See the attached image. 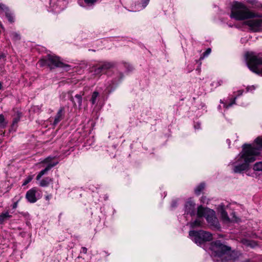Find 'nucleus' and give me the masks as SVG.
I'll list each match as a JSON object with an SVG mask.
<instances>
[{"instance_id": "1", "label": "nucleus", "mask_w": 262, "mask_h": 262, "mask_svg": "<svg viewBox=\"0 0 262 262\" xmlns=\"http://www.w3.org/2000/svg\"><path fill=\"white\" fill-rule=\"evenodd\" d=\"M258 155V149L252 147L250 144L243 145V151L238 159L239 163L234 166L233 171L235 173L241 172L246 170L250 163L255 160V156Z\"/></svg>"}, {"instance_id": "2", "label": "nucleus", "mask_w": 262, "mask_h": 262, "mask_svg": "<svg viewBox=\"0 0 262 262\" xmlns=\"http://www.w3.org/2000/svg\"><path fill=\"white\" fill-rule=\"evenodd\" d=\"M230 17L236 20H243L259 17V15L250 11L243 3L234 2L231 7Z\"/></svg>"}, {"instance_id": "3", "label": "nucleus", "mask_w": 262, "mask_h": 262, "mask_svg": "<svg viewBox=\"0 0 262 262\" xmlns=\"http://www.w3.org/2000/svg\"><path fill=\"white\" fill-rule=\"evenodd\" d=\"M245 58L249 69L253 72L262 75V53L247 52Z\"/></svg>"}, {"instance_id": "4", "label": "nucleus", "mask_w": 262, "mask_h": 262, "mask_svg": "<svg viewBox=\"0 0 262 262\" xmlns=\"http://www.w3.org/2000/svg\"><path fill=\"white\" fill-rule=\"evenodd\" d=\"M38 63L41 67L47 66L50 69L55 68H64L66 71H69L71 68L70 66L61 61L59 57L51 54L47 55L45 58L40 60Z\"/></svg>"}, {"instance_id": "5", "label": "nucleus", "mask_w": 262, "mask_h": 262, "mask_svg": "<svg viewBox=\"0 0 262 262\" xmlns=\"http://www.w3.org/2000/svg\"><path fill=\"white\" fill-rule=\"evenodd\" d=\"M197 215L199 217L205 216L210 226L217 227L219 225L215 212L212 209L204 208L201 205L198 208Z\"/></svg>"}, {"instance_id": "6", "label": "nucleus", "mask_w": 262, "mask_h": 262, "mask_svg": "<svg viewBox=\"0 0 262 262\" xmlns=\"http://www.w3.org/2000/svg\"><path fill=\"white\" fill-rule=\"evenodd\" d=\"M189 235L192 241L199 245H201L207 241H210L212 238V234L210 232L204 230L198 231L194 230L190 231Z\"/></svg>"}, {"instance_id": "7", "label": "nucleus", "mask_w": 262, "mask_h": 262, "mask_svg": "<svg viewBox=\"0 0 262 262\" xmlns=\"http://www.w3.org/2000/svg\"><path fill=\"white\" fill-rule=\"evenodd\" d=\"M211 250L215 256L221 257L230 252L231 248L221 243L220 241H216L212 243Z\"/></svg>"}, {"instance_id": "8", "label": "nucleus", "mask_w": 262, "mask_h": 262, "mask_svg": "<svg viewBox=\"0 0 262 262\" xmlns=\"http://www.w3.org/2000/svg\"><path fill=\"white\" fill-rule=\"evenodd\" d=\"M244 24L249 28L252 32H262V19H252L246 20Z\"/></svg>"}, {"instance_id": "9", "label": "nucleus", "mask_w": 262, "mask_h": 262, "mask_svg": "<svg viewBox=\"0 0 262 262\" xmlns=\"http://www.w3.org/2000/svg\"><path fill=\"white\" fill-rule=\"evenodd\" d=\"M37 188L34 187L29 190L26 194V198L28 201L31 203H34L37 200Z\"/></svg>"}, {"instance_id": "10", "label": "nucleus", "mask_w": 262, "mask_h": 262, "mask_svg": "<svg viewBox=\"0 0 262 262\" xmlns=\"http://www.w3.org/2000/svg\"><path fill=\"white\" fill-rule=\"evenodd\" d=\"M185 213L190 214L191 216L194 215L195 214V204L191 201H188L185 205Z\"/></svg>"}, {"instance_id": "11", "label": "nucleus", "mask_w": 262, "mask_h": 262, "mask_svg": "<svg viewBox=\"0 0 262 262\" xmlns=\"http://www.w3.org/2000/svg\"><path fill=\"white\" fill-rule=\"evenodd\" d=\"M64 108L61 107L58 110L57 114L56 115L53 122L54 125L57 124L63 118Z\"/></svg>"}, {"instance_id": "12", "label": "nucleus", "mask_w": 262, "mask_h": 262, "mask_svg": "<svg viewBox=\"0 0 262 262\" xmlns=\"http://www.w3.org/2000/svg\"><path fill=\"white\" fill-rule=\"evenodd\" d=\"M57 162L54 163L53 164H49L44 169L41 170L36 177V180H39L41 177L46 174L49 170H50L52 167L56 165Z\"/></svg>"}, {"instance_id": "13", "label": "nucleus", "mask_w": 262, "mask_h": 262, "mask_svg": "<svg viewBox=\"0 0 262 262\" xmlns=\"http://www.w3.org/2000/svg\"><path fill=\"white\" fill-rule=\"evenodd\" d=\"M103 73L105 72L107 70L112 68L114 67V64L111 62H104L99 65Z\"/></svg>"}, {"instance_id": "14", "label": "nucleus", "mask_w": 262, "mask_h": 262, "mask_svg": "<svg viewBox=\"0 0 262 262\" xmlns=\"http://www.w3.org/2000/svg\"><path fill=\"white\" fill-rule=\"evenodd\" d=\"M219 211L220 212L222 218L225 220L229 221V218L228 216L227 212L225 211L224 206L221 205L219 206Z\"/></svg>"}, {"instance_id": "15", "label": "nucleus", "mask_w": 262, "mask_h": 262, "mask_svg": "<svg viewBox=\"0 0 262 262\" xmlns=\"http://www.w3.org/2000/svg\"><path fill=\"white\" fill-rule=\"evenodd\" d=\"M53 181L52 178L46 177L40 181L39 185L41 187H47Z\"/></svg>"}, {"instance_id": "16", "label": "nucleus", "mask_w": 262, "mask_h": 262, "mask_svg": "<svg viewBox=\"0 0 262 262\" xmlns=\"http://www.w3.org/2000/svg\"><path fill=\"white\" fill-rule=\"evenodd\" d=\"M12 215H10L8 212H3L0 214V222L3 223L7 219L11 217Z\"/></svg>"}, {"instance_id": "17", "label": "nucleus", "mask_w": 262, "mask_h": 262, "mask_svg": "<svg viewBox=\"0 0 262 262\" xmlns=\"http://www.w3.org/2000/svg\"><path fill=\"white\" fill-rule=\"evenodd\" d=\"M242 243L247 246H249L252 248L254 247L256 245V244L254 242L247 239H242Z\"/></svg>"}, {"instance_id": "18", "label": "nucleus", "mask_w": 262, "mask_h": 262, "mask_svg": "<svg viewBox=\"0 0 262 262\" xmlns=\"http://www.w3.org/2000/svg\"><path fill=\"white\" fill-rule=\"evenodd\" d=\"M21 117V113L18 111H17L16 114L13 118L12 121V125H14L15 124L17 123Z\"/></svg>"}, {"instance_id": "19", "label": "nucleus", "mask_w": 262, "mask_h": 262, "mask_svg": "<svg viewBox=\"0 0 262 262\" xmlns=\"http://www.w3.org/2000/svg\"><path fill=\"white\" fill-rule=\"evenodd\" d=\"M243 90H239L237 91V95L236 96H235L232 100L231 101L226 105V108H228L230 106H231L233 104H235V101L238 96H241L243 94Z\"/></svg>"}, {"instance_id": "20", "label": "nucleus", "mask_w": 262, "mask_h": 262, "mask_svg": "<svg viewBox=\"0 0 262 262\" xmlns=\"http://www.w3.org/2000/svg\"><path fill=\"white\" fill-rule=\"evenodd\" d=\"M8 124V122L5 120L4 116L0 114V128H5Z\"/></svg>"}, {"instance_id": "21", "label": "nucleus", "mask_w": 262, "mask_h": 262, "mask_svg": "<svg viewBox=\"0 0 262 262\" xmlns=\"http://www.w3.org/2000/svg\"><path fill=\"white\" fill-rule=\"evenodd\" d=\"M202 221L200 219H198L193 222L190 223V225L191 228H194L198 227L201 226Z\"/></svg>"}, {"instance_id": "22", "label": "nucleus", "mask_w": 262, "mask_h": 262, "mask_svg": "<svg viewBox=\"0 0 262 262\" xmlns=\"http://www.w3.org/2000/svg\"><path fill=\"white\" fill-rule=\"evenodd\" d=\"M99 94L98 92L95 91L93 93L92 95L91 98L90 99V101L92 103V104H95L96 103L97 99L99 96Z\"/></svg>"}, {"instance_id": "23", "label": "nucleus", "mask_w": 262, "mask_h": 262, "mask_svg": "<svg viewBox=\"0 0 262 262\" xmlns=\"http://www.w3.org/2000/svg\"><path fill=\"white\" fill-rule=\"evenodd\" d=\"M205 184L204 183H201L199 185H198L196 188L195 189V193L196 195H200L201 191L204 189L205 188Z\"/></svg>"}, {"instance_id": "24", "label": "nucleus", "mask_w": 262, "mask_h": 262, "mask_svg": "<svg viewBox=\"0 0 262 262\" xmlns=\"http://www.w3.org/2000/svg\"><path fill=\"white\" fill-rule=\"evenodd\" d=\"M255 142L257 144V146L256 147L252 146L253 148H258V154L259 153V150L262 147V138L260 137L257 138L255 140Z\"/></svg>"}, {"instance_id": "25", "label": "nucleus", "mask_w": 262, "mask_h": 262, "mask_svg": "<svg viewBox=\"0 0 262 262\" xmlns=\"http://www.w3.org/2000/svg\"><path fill=\"white\" fill-rule=\"evenodd\" d=\"M10 11L9 8L5 5L0 3V12L4 13L6 14V13Z\"/></svg>"}, {"instance_id": "26", "label": "nucleus", "mask_w": 262, "mask_h": 262, "mask_svg": "<svg viewBox=\"0 0 262 262\" xmlns=\"http://www.w3.org/2000/svg\"><path fill=\"white\" fill-rule=\"evenodd\" d=\"M255 171H262V161L256 162L254 164L253 168Z\"/></svg>"}, {"instance_id": "27", "label": "nucleus", "mask_w": 262, "mask_h": 262, "mask_svg": "<svg viewBox=\"0 0 262 262\" xmlns=\"http://www.w3.org/2000/svg\"><path fill=\"white\" fill-rule=\"evenodd\" d=\"M12 39L14 41H18L20 39V35L16 32H12L11 34Z\"/></svg>"}, {"instance_id": "28", "label": "nucleus", "mask_w": 262, "mask_h": 262, "mask_svg": "<svg viewBox=\"0 0 262 262\" xmlns=\"http://www.w3.org/2000/svg\"><path fill=\"white\" fill-rule=\"evenodd\" d=\"M6 17L8 18V20L10 23H13L14 21V19L13 16V14L11 13V11H9L6 13Z\"/></svg>"}, {"instance_id": "29", "label": "nucleus", "mask_w": 262, "mask_h": 262, "mask_svg": "<svg viewBox=\"0 0 262 262\" xmlns=\"http://www.w3.org/2000/svg\"><path fill=\"white\" fill-rule=\"evenodd\" d=\"M83 95V94L82 95H81V94H77L75 95V98L77 100V102L78 104V105L79 106H81V105H82V96Z\"/></svg>"}, {"instance_id": "30", "label": "nucleus", "mask_w": 262, "mask_h": 262, "mask_svg": "<svg viewBox=\"0 0 262 262\" xmlns=\"http://www.w3.org/2000/svg\"><path fill=\"white\" fill-rule=\"evenodd\" d=\"M211 49L210 48H208L206 50V51L203 53V55L201 56V57L200 58V60H202L204 59V58L205 57H207V56H208L210 54V53H211Z\"/></svg>"}, {"instance_id": "31", "label": "nucleus", "mask_w": 262, "mask_h": 262, "mask_svg": "<svg viewBox=\"0 0 262 262\" xmlns=\"http://www.w3.org/2000/svg\"><path fill=\"white\" fill-rule=\"evenodd\" d=\"M33 179V176H29L26 178V179L24 180V183L23 184V186H25L28 184L29 182H30Z\"/></svg>"}, {"instance_id": "32", "label": "nucleus", "mask_w": 262, "mask_h": 262, "mask_svg": "<svg viewBox=\"0 0 262 262\" xmlns=\"http://www.w3.org/2000/svg\"><path fill=\"white\" fill-rule=\"evenodd\" d=\"M97 1V0H84V2L87 5L92 6L96 3Z\"/></svg>"}, {"instance_id": "33", "label": "nucleus", "mask_w": 262, "mask_h": 262, "mask_svg": "<svg viewBox=\"0 0 262 262\" xmlns=\"http://www.w3.org/2000/svg\"><path fill=\"white\" fill-rule=\"evenodd\" d=\"M101 73H103V72H102L100 66H99V67H98L97 68H96L95 70H94V74L96 75H99Z\"/></svg>"}, {"instance_id": "34", "label": "nucleus", "mask_w": 262, "mask_h": 262, "mask_svg": "<svg viewBox=\"0 0 262 262\" xmlns=\"http://www.w3.org/2000/svg\"><path fill=\"white\" fill-rule=\"evenodd\" d=\"M149 0H143L142 6L145 8L148 4Z\"/></svg>"}, {"instance_id": "35", "label": "nucleus", "mask_w": 262, "mask_h": 262, "mask_svg": "<svg viewBox=\"0 0 262 262\" xmlns=\"http://www.w3.org/2000/svg\"><path fill=\"white\" fill-rule=\"evenodd\" d=\"M88 249L86 247H83L81 248V252L83 253L84 254L87 253Z\"/></svg>"}, {"instance_id": "36", "label": "nucleus", "mask_w": 262, "mask_h": 262, "mask_svg": "<svg viewBox=\"0 0 262 262\" xmlns=\"http://www.w3.org/2000/svg\"><path fill=\"white\" fill-rule=\"evenodd\" d=\"M206 198L205 196H202V198H201V201L204 203L206 202Z\"/></svg>"}, {"instance_id": "37", "label": "nucleus", "mask_w": 262, "mask_h": 262, "mask_svg": "<svg viewBox=\"0 0 262 262\" xmlns=\"http://www.w3.org/2000/svg\"><path fill=\"white\" fill-rule=\"evenodd\" d=\"M17 202H15L13 204V208L15 209L17 207Z\"/></svg>"}, {"instance_id": "38", "label": "nucleus", "mask_w": 262, "mask_h": 262, "mask_svg": "<svg viewBox=\"0 0 262 262\" xmlns=\"http://www.w3.org/2000/svg\"><path fill=\"white\" fill-rule=\"evenodd\" d=\"M70 100L74 103V105H76V103L75 102V101L74 100V98H73V97L72 96L71 97Z\"/></svg>"}, {"instance_id": "39", "label": "nucleus", "mask_w": 262, "mask_h": 262, "mask_svg": "<svg viewBox=\"0 0 262 262\" xmlns=\"http://www.w3.org/2000/svg\"><path fill=\"white\" fill-rule=\"evenodd\" d=\"M177 206V202H173L172 204V206L173 207H174Z\"/></svg>"}, {"instance_id": "40", "label": "nucleus", "mask_w": 262, "mask_h": 262, "mask_svg": "<svg viewBox=\"0 0 262 262\" xmlns=\"http://www.w3.org/2000/svg\"><path fill=\"white\" fill-rule=\"evenodd\" d=\"M255 0H249L248 2L250 4H253Z\"/></svg>"}, {"instance_id": "41", "label": "nucleus", "mask_w": 262, "mask_h": 262, "mask_svg": "<svg viewBox=\"0 0 262 262\" xmlns=\"http://www.w3.org/2000/svg\"><path fill=\"white\" fill-rule=\"evenodd\" d=\"M50 196H49V195H47L46 196V199L47 200H49L50 199Z\"/></svg>"}, {"instance_id": "42", "label": "nucleus", "mask_w": 262, "mask_h": 262, "mask_svg": "<svg viewBox=\"0 0 262 262\" xmlns=\"http://www.w3.org/2000/svg\"><path fill=\"white\" fill-rule=\"evenodd\" d=\"M2 83L0 82V90L2 89Z\"/></svg>"}, {"instance_id": "43", "label": "nucleus", "mask_w": 262, "mask_h": 262, "mask_svg": "<svg viewBox=\"0 0 262 262\" xmlns=\"http://www.w3.org/2000/svg\"><path fill=\"white\" fill-rule=\"evenodd\" d=\"M250 89V87H247V91H249Z\"/></svg>"}, {"instance_id": "44", "label": "nucleus", "mask_w": 262, "mask_h": 262, "mask_svg": "<svg viewBox=\"0 0 262 262\" xmlns=\"http://www.w3.org/2000/svg\"><path fill=\"white\" fill-rule=\"evenodd\" d=\"M2 143V140L0 139V144Z\"/></svg>"}, {"instance_id": "45", "label": "nucleus", "mask_w": 262, "mask_h": 262, "mask_svg": "<svg viewBox=\"0 0 262 262\" xmlns=\"http://www.w3.org/2000/svg\"><path fill=\"white\" fill-rule=\"evenodd\" d=\"M251 88H252V89H255V88H254V86H252Z\"/></svg>"}]
</instances>
